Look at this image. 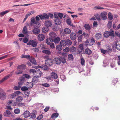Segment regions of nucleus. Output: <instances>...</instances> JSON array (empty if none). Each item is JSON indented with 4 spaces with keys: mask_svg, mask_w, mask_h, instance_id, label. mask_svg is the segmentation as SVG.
Instances as JSON below:
<instances>
[{
    "mask_svg": "<svg viewBox=\"0 0 120 120\" xmlns=\"http://www.w3.org/2000/svg\"><path fill=\"white\" fill-rule=\"evenodd\" d=\"M26 65L24 64H21L18 65L17 68V70H22L25 68Z\"/></svg>",
    "mask_w": 120,
    "mask_h": 120,
    "instance_id": "a211bd4d",
    "label": "nucleus"
},
{
    "mask_svg": "<svg viewBox=\"0 0 120 120\" xmlns=\"http://www.w3.org/2000/svg\"><path fill=\"white\" fill-rule=\"evenodd\" d=\"M108 17L110 20H112L113 19V16L112 14L110 12H109L108 14Z\"/></svg>",
    "mask_w": 120,
    "mask_h": 120,
    "instance_id": "c9c22d12",
    "label": "nucleus"
},
{
    "mask_svg": "<svg viewBox=\"0 0 120 120\" xmlns=\"http://www.w3.org/2000/svg\"><path fill=\"white\" fill-rule=\"evenodd\" d=\"M38 77L34 76L32 80V82L35 83H37L39 81V79Z\"/></svg>",
    "mask_w": 120,
    "mask_h": 120,
    "instance_id": "aec40b11",
    "label": "nucleus"
},
{
    "mask_svg": "<svg viewBox=\"0 0 120 120\" xmlns=\"http://www.w3.org/2000/svg\"><path fill=\"white\" fill-rule=\"evenodd\" d=\"M30 113L29 111H26L23 113V115L24 116V117L26 118H27L30 116Z\"/></svg>",
    "mask_w": 120,
    "mask_h": 120,
    "instance_id": "6ab92c4d",
    "label": "nucleus"
},
{
    "mask_svg": "<svg viewBox=\"0 0 120 120\" xmlns=\"http://www.w3.org/2000/svg\"><path fill=\"white\" fill-rule=\"evenodd\" d=\"M30 73L32 72L33 73V74L34 75V74H35L36 71L34 69H31L30 70Z\"/></svg>",
    "mask_w": 120,
    "mask_h": 120,
    "instance_id": "338daca9",
    "label": "nucleus"
},
{
    "mask_svg": "<svg viewBox=\"0 0 120 120\" xmlns=\"http://www.w3.org/2000/svg\"><path fill=\"white\" fill-rule=\"evenodd\" d=\"M51 77L54 79H57L58 78V76L57 74L55 72H52L51 73Z\"/></svg>",
    "mask_w": 120,
    "mask_h": 120,
    "instance_id": "412c9836",
    "label": "nucleus"
},
{
    "mask_svg": "<svg viewBox=\"0 0 120 120\" xmlns=\"http://www.w3.org/2000/svg\"><path fill=\"white\" fill-rule=\"evenodd\" d=\"M49 30V28L47 27H44L42 29V32L45 33L47 32Z\"/></svg>",
    "mask_w": 120,
    "mask_h": 120,
    "instance_id": "bb28decb",
    "label": "nucleus"
},
{
    "mask_svg": "<svg viewBox=\"0 0 120 120\" xmlns=\"http://www.w3.org/2000/svg\"><path fill=\"white\" fill-rule=\"evenodd\" d=\"M45 24L47 27H50L52 25V22L50 20L46 21L45 22Z\"/></svg>",
    "mask_w": 120,
    "mask_h": 120,
    "instance_id": "4468645a",
    "label": "nucleus"
},
{
    "mask_svg": "<svg viewBox=\"0 0 120 120\" xmlns=\"http://www.w3.org/2000/svg\"><path fill=\"white\" fill-rule=\"evenodd\" d=\"M28 90V88L26 86H23L21 87V90L23 91H25Z\"/></svg>",
    "mask_w": 120,
    "mask_h": 120,
    "instance_id": "603ef678",
    "label": "nucleus"
},
{
    "mask_svg": "<svg viewBox=\"0 0 120 120\" xmlns=\"http://www.w3.org/2000/svg\"><path fill=\"white\" fill-rule=\"evenodd\" d=\"M102 37L101 34L100 33H98L97 34L95 35V37L97 39H99L101 38Z\"/></svg>",
    "mask_w": 120,
    "mask_h": 120,
    "instance_id": "72a5a7b5",
    "label": "nucleus"
},
{
    "mask_svg": "<svg viewBox=\"0 0 120 120\" xmlns=\"http://www.w3.org/2000/svg\"><path fill=\"white\" fill-rule=\"evenodd\" d=\"M23 33L25 34H26L27 33V28L26 26H25L22 30Z\"/></svg>",
    "mask_w": 120,
    "mask_h": 120,
    "instance_id": "e433bc0d",
    "label": "nucleus"
},
{
    "mask_svg": "<svg viewBox=\"0 0 120 120\" xmlns=\"http://www.w3.org/2000/svg\"><path fill=\"white\" fill-rule=\"evenodd\" d=\"M82 36H84V38H87L89 36V35L88 34L85 33H83L82 34Z\"/></svg>",
    "mask_w": 120,
    "mask_h": 120,
    "instance_id": "5fc2aeb1",
    "label": "nucleus"
},
{
    "mask_svg": "<svg viewBox=\"0 0 120 120\" xmlns=\"http://www.w3.org/2000/svg\"><path fill=\"white\" fill-rule=\"evenodd\" d=\"M45 63L48 66H51L53 64L52 60L48 57L45 60Z\"/></svg>",
    "mask_w": 120,
    "mask_h": 120,
    "instance_id": "20e7f679",
    "label": "nucleus"
},
{
    "mask_svg": "<svg viewBox=\"0 0 120 120\" xmlns=\"http://www.w3.org/2000/svg\"><path fill=\"white\" fill-rule=\"evenodd\" d=\"M15 113L16 114H18L20 112V110L18 109H16L14 110Z\"/></svg>",
    "mask_w": 120,
    "mask_h": 120,
    "instance_id": "864d4df0",
    "label": "nucleus"
},
{
    "mask_svg": "<svg viewBox=\"0 0 120 120\" xmlns=\"http://www.w3.org/2000/svg\"><path fill=\"white\" fill-rule=\"evenodd\" d=\"M91 42L90 44V46L92 45H93L94 43H95V41L93 38H92L90 41Z\"/></svg>",
    "mask_w": 120,
    "mask_h": 120,
    "instance_id": "de8ad7c7",
    "label": "nucleus"
},
{
    "mask_svg": "<svg viewBox=\"0 0 120 120\" xmlns=\"http://www.w3.org/2000/svg\"><path fill=\"white\" fill-rule=\"evenodd\" d=\"M38 39L40 41H42L45 39L44 35L42 34H39L38 37Z\"/></svg>",
    "mask_w": 120,
    "mask_h": 120,
    "instance_id": "f8f14e48",
    "label": "nucleus"
},
{
    "mask_svg": "<svg viewBox=\"0 0 120 120\" xmlns=\"http://www.w3.org/2000/svg\"><path fill=\"white\" fill-rule=\"evenodd\" d=\"M6 93L3 91L0 92V99L2 100H4L6 98Z\"/></svg>",
    "mask_w": 120,
    "mask_h": 120,
    "instance_id": "0eeeda50",
    "label": "nucleus"
},
{
    "mask_svg": "<svg viewBox=\"0 0 120 120\" xmlns=\"http://www.w3.org/2000/svg\"><path fill=\"white\" fill-rule=\"evenodd\" d=\"M17 95L16 94H15V93H13L10 94V98H11L13 99Z\"/></svg>",
    "mask_w": 120,
    "mask_h": 120,
    "instance_id": "8fccbe9b",
    "label": "nucleus"
},
{
    "mask_svg": "<svg viewBox=\"0 0 120 120\" xmlns=\"http://www.w3.org/2000/svg\"><path fill=\"white\" fill-rule=\"evenodd\" d=\"M84 27L85 29L88 30H90V27L89 24H86L84 25Z\"/></svg>",
    "mask_w": 120,
    "mask_h": 120,
    "instance_id": "f704fd0d",
    "label": "nucleus"
},
{
    "mask_svg": "<svg viewBox=\"0 0 120 120\" xmlns=\"http://www.w3.org/2000/svg\"><path fill=\"white\" fill-rule=\"evenodd\" d=\"M28 84H27L28 86H29L30 87H32L33 86V84L31 82H27Z\"/></svg>",
    "mask_w": 120,
    "mask_h": 120,
    "instance_id": "052dcab7",
    "label": "nucleus"
},
{
    "mask_svg": "<svg viewBox=\"0 0 120 120\" xmlns=\"http://www.w3.org/2000/svg\"><path fill=\"white\" fill-rule=\"evenodd\" d=\"M82 35H81L79 36L78 38V41L80 42L82 41Z\"/></svg>",
    "mask_w": 120,
    "mask_h": 120,
    "instance_id": "680f3d73",
    "label": "nucleus"
},
{
    "mask_svg": "<svg viewBox=\"0 0 120 120\" xmlns=\"http://www.w3.org/2000/svg\"><path fill=\"white\" fill-rule=\"evenodd\" d=\"M70 34V37L71 39L73 40H75L76 37L75 33L74 32H72Z\"/></svg>",
    "mask_w": 120,
    "mask_h": 120,
    "instance_id": "9b49d317",
    "label": "nucleus"
},
{
    "mask_svg": "<svg viewBox=\"0 0 120 120\" xmlns=\"http://www.w3.org/2000/svg\"><path fill=\"white\" fill-rule=\"evenodd\" d=\"M41 85L44 86L46 87H48L50 86L49 84L47 83L42 84Z\"/></svg>",
    "mask_w": 120,
    "mask_h": 120,
    "instance_id": "bf43d9fd",
    "label": "nucleus"
},
{
    "mask_svg": "<svg viewBox=\"0 0 120 120\" xmlns=\"http://www.w3.org/2000/svg\"><path fill=\"white\" fill-rule=\"evenodd\" d=\"M27 44L28 45H31L33 47H35L37 45V43L34 40H31L29 42L27 43Z\"/></svg>",
    "mask_w": 120,
    "mask_h": 120,
    "instance_id": "39448f33",
    "label": "nucleus"
},
{
    "mask_svg": "<svg viewBox=\"0 0 120 120\" xmlns=\"http://www.w3.org/2000/svg\"><path fill=\"white\" fill-rule=\"evenodd\" d=\"M21 87V86H18L14 87L13 88L15 90H19L20 89Z\"/></svg>",
    "mask_w": 120,
    "mask_h": 120,
    "instance_id": "e2e57ef3",
    "label": "nucleus"
},
{
    "mask_svg": "<svg viewBox=\"0 0 120 120\" xmlns=\"http://www.w3.org/2000/svg\"><path fill=\"white\" fill-rule=\"evenodd\" d=\"M11 10H8L4 11L0 13V15L1 16H4L5 14L8 13L9 11H11Z\"/></svg>",
    "mask_w": 120,
    "mask_h": 120,
    "instance_id": "4be33fe9",
    "label": "nucleus"
},
{
    "mask_svg": "<svg viewBox=\"0 0 120 120\" xmlns=\"http://www.w3.org/2000/svg\"><path fill=\"white\" fill-rule=\"evenodd\" d=\"M30 62L33 64L36 65V62L35 59L33 57H31L30 60Z\"/></svg>",
    "mask_w": 120,
    "mask_h": 120,
    "instance_id": "7c9ffc66",
    "label": "nucleus"
},
{
    "mask_svg": "<svg viewBox=\"0 0 120 120\" xmlns=\"http://www.w3.org/2000/svg\"><path fill=\"white\" fill-rule=\"evenodd\" d=\"M112 22L111 21H109L108 22V23L107 24V26L108 28H110L112 25Z\"/></svg>",
    "mask_w": 120,
    "mask_h": 120,
    "instance_id": "49530a36",
    "label": "nucleus"
},
{
    "mask_svg": "<svg viewBox=\"0 0 120 120\" xmlns=\"http://www.w3.org/2000/svg\"><path fill=\"white\" fill-rule=\"evenodd\" d=\"M95 16L96 18L98 20H101L100 15L99 14H96L95 15Z\"/></svg>",
    "mask_w": 120,
    "mask_h": 120,
    "instance_id": "09e8293b",
    "label": "nucleus"
},
{
    "mask_svg": "<svg viewBox=\"0 0 120 120\" xmlns=\"http://www.w3.org/2000/svg\"><path fill=\"white\" fill-rule=\"evenodd\" d=\"M71 41L69 39H67L66 40H62L60 41V42L61 45L63 46H64L67 45H70L71 44Z\"/></svg>",
    "mask_w": 120,
    "mask_h": 120,
    "instance_id": "7ed1b4c3",
    "label": "nucleus"
},
{
    "mask_svg": "<svg viewBox=\"0 0 120 120\" xmlns=\"http://www.w3.org/2000/svg\"><path fill=\"white\" fill-rule=\"evenodd\" d=\"M68 57L69 60H72L74 59L73 56L71 54H69L68 56Z\"/></svg>",
    "mask_w": 120,
    "mask_h": 120,
    "instance_id": "ea45409f",
    "label": "nucleus"
},
{
    "mask_svg": "<svg viewBox=\"0 0 120 120\" xmlns=\"http://www.w3.org/2000/svg\"><path fill=\"white\" fill-rule=\"evenodd\" d=\"M23 100L22 98L20 96H18L16 99V101L17 102H20Z\"/></svg>",
    "mask_w": 120,
    "mask_h": 120,
    "instance_id": "cd10ccee",
    "label": "nucleus"
},
{
    "mask_svg": "<svg viewBox=\"0 0 120 120\" xmlns=\"http://www.w3.org/2000/svg\"><path fill=\"white\" fill-rule=\"evenodd\" d=\"M12 75V74H10L9 75H8L5 77H4L3 78V79L5 81V80H7L8 79L9 77H11Z\"/></svg>",
    "mask_w": 120,
    "mask_h": 120,
    "instance_id": "37998d69",
    "label": "nucleus"
},
{
    "mask_svg": "<svg viewBox=\"0 0 120 120\" xmlns=\"http://www.w3.org/2000/svg\"><path fill=\"white\" fill-rule=\"evenodd\" d=\"M104 35L106 38L110 36L111 38H113L115 36L114 32L111 29L110 31L105 32L104 34Z\"/></svg>",
    "mask_w": 120,
    "mask_h": 120,
    "instance_id": "f257e3e1",
    "label": "nucleus"
},
{
    "mask_svg": "<svg viewBox=\"0 0 120 120\" xmlns=\"http://www.w3.org/2000/svg\"><path fill=\"white\" fill-rule=\"evenodd\" d=\"M107 14V13L106 12L104 11L101 13V19L103 20L106 19H107L106 15Z\"/></svg>",
    "mask_w": 120,
    "mask_h": 120,
    "instance_id": "6e6552de",
    "label": "nucleus"
},
{
    "mask_svg": "<svg viewBox=\"0 0 120 120\" xmlns=\"http://www.w3.org/2000/svg\"><path fill=\"white\" fill-rule=\"evenodd\" d=\"M60 78L61 80L63 81H65L66 80V76L64 75H61Z\"/></svg>",
    "mask_w": 120,
    "mask_h": 120,
    "instance_id": "4c0bfd02",
    "label": "nucleus"
},
{
    "mask_svg": "<svg viewBox=\"0 0 120 120\" xmlns=\"http://www.w3.org/2000/svg\"><path fill=\"white\" fill-rule=\"evenodd\" d=\"M59 114L57 113H55L53 114L51 116V118H57Z\"/></svg>",
    "mask_w": 120,
    "mask_h": 120,
    "instance_id": "2f4dec72",
    "label": "nucleus"
},
{
    "mask_svg": "<svg viewBox=\"0 0 120 120\" xmlns=\"http://www.w3.org/2000/svg\"><path fill=\"white\" fill-rule=\"evenodd\" d=\"M42 74V72L40 71V69H38L36 71L34 75H35L34 76L39 78L41 76Z\"/></svg>",
    "mask_w": 120,
    "mask_h": 120,
    "instance_id": "1a4fd4ad",
    "label": "nucleus"
},
{
    "mask_svg": "<svg viewBox=\"0 0 120 120\" xmlns=\"http://www.w3.org/2000/svg\"><path fill=\"white\" fill-rule=\"evenodd\" d=\"M57 15L60 19H62L64 15L63 14L61 13H59Z\"/></svg>",
    "mask_w": 120,
    "mask_h": 120,
    "instance_id": "4d7b16f0",
    "label": "nucleus"
},
{
    "mask_svg": "<svg viewBox=\"0 0 120 120\" xmlns=\"http://www.w3.org/2000/svg\"><path fill=\"white\" fill-rule=\"evenodd\" d=\"M3 115L5 116L9 117L11 115V114L9 110H6L5 112L4 113Z\"/></svg>",
    "mask_w": 120,
    "mask_h": 120,
    "instance_id": "9d476101",
    "label": "nucleus"
},
{
    "mask_svg": "<svg viewBox=\"0 0 120 120\" xmlns=\"http://www.w3.org/2000/svg\"><path fill=\"white\" fill-rule=\"evenodd\" d=\"M52 42L53 39H52L50 38H48L46 39V43L48 45L51 44Z\"/></svg>",
    "mask_w": 120,
    "mask_h": 120,
    "instance_id": "5701e85b",
    "label": "nucleus"
},
{
    "mask_svg": "<svg viewBox=\"0 0 120 120\" xmlns=\"http://www.w3.org/2000/svg\"><path fill=\"white\" fill-rule=\"evenodd\" d=\"M71 32V30L68 28H65L64 30V33L67 34H70Z\"/></svg>",
    "mask_w": 120,
    "mask_h": 120,
    "instance_id": "2eb2a0df",
    "label": "nucleus"
},
{
    "mask_svg": "<svg viewBox=\"0 0 120 120\" xmlns=\"http://www.w3.org/2000/svg\"><path fill=\"white\" fill-rule=\"evenodd\" d=\"M32 32L34 34H38L40 32V30L38 28H34L32 30Z\"/></svg>",
    "mask_w": 120,
    "mask_h": 120,
    "instance_id": "ddd939ff",
    "label": "nucleus"
},
{
    "mask_svg": "<svg viewBox=\"0 0 120 120\" xmlns=\"http://www.w3.org/2000/svg\"><path fill=\"white\" fill-rule=\"evenodd\" d=\"M66 21L68 24L71 26H73V24L71 23V19L70 18H69L68 19H67Z\"/></svg>",
    "mask_w": 120,
    "mask_h": 120,
    "instance_id": "c85d7f7f",
    "label": "nucleus"
},
{
    "mask_svg": "<svg viewBox=\"0 0 120 120\" xmlns=\"http://www.w3.org/2000/svg\"><path fill=\"white\" fill-rule=\"evenodd\" d=\"M53 60L57 64H60V58H55Z\"/></svg>",
    "mask_w": 120,
    "mask_h": 120,
    "instance_id": "393cba45",
    "label": "nucleus"
},
{
    "mask_svg": "<svg viewBox=\"0 0 120 120\" xmlns=\"http://www.w3.org/2000/svg\"><path fill=\"white\" fill-rule=\"evenodd\" d=\"M112 50V49L109 47H108L107 48L106 51L107 52H110Z\"/></svg>",
    "mask_w": 120,
    "mask_h": 120,
    "instance_id": "774afa93",
    "label": "nucleus"
},
{
    "mask_svg": "<svg viewBox=\"0 0 120 120\" xmlns=\"http://www.w3.org/2000/svg\"><path fill=\"white\" fill-rule=\"evenodd\" d=\"M76 48L74 46H72L70 48V51L72 52H75L76 51Z\"/></svg>",
    "mask_w": 120,
    "mask_h": 120,
    "instance_id": "79ce46f5",
    "label": "nucleus"
},
{
    "mask_svg": "<svg viewBox=\"0 0 120 120\" xmlns=\"http://www.w3.org/2000/svg\"><path fill=\"white\" fill-rule=\"evenodd\" d=\"M23 71L21 70L17 71L15 72V73L17 75H20L22 73Z\"/></svg>",
    "mask_w": 120,
    "mask_h": 120,
    "instance_id": "3c124183",
    "label": "nucleus"
},
{
    "mask_svg": "<svg viewBox=\"0 0 120 120\" xmlns=\"http://www.w3.org/2000/svg\"><path fill=\"white\" fill-rule=\"evenodd\" d=\"M56 49L57 50L60 51L62 49V46L60 45H58L56 47Z\"/></svg>",
    "mask_w": 120,
    "mask_h": 120,
    "instance_id": "58836bf2",
    "label": "nucleus"
},
{
    "mask_svg": "<svg viewBox=\"0 0 120 120\" xmlns=\"http://www.w3.org/2000/svg\"><path fill=\"white\" fill-rule=\"evenodd\" d=\"M42 52L46 54L49 55L51 53L50 51L48 50H45L42 51Z\"/></svg>",
    "mask_w": 120,
    "mask_h": 120,
    "instance_id": "473e14b6",
    "label": "nucleus"
},
{
    "mask_svg": "<svg viewBox=\"0 0 120 120\" xmlns=\"http://www.w3.org/2000/svg\"><path fill=\"white\" fill-rule=\"evenodd\" d=\"M30 117L32 119H34L36 117V115L34 113L30 114Z\"/></svg>",
    "mask_w": 120,
    "mask_h": 120,
    "instance_id": "c03bdc74",
    "label": "nucleus"
},
{
    "mask_svg": "<svg viewBox=\"0 0 120 120\" xmlns=\"http://www.w3.org/2000/svg\"><path fill=\"white\" fill-rule=\"evenodd\" d=\"M79 48L80 49L81 51L83 50V47L82 44H81L79 45Z\"/></svg>",
    "mask_w": 120,
    "mask_h": 120,
    "instance_id": "6e6d98bb",
    "label": "nucleus"
},
{
    "mask_svg": "<svg viewBox=\"0 0 120 120\" xmlns=\"http://www.w3.org/2000/svg\"><path fill=\"white\" fill-rule=\"evenodd\" d=\"M70 50V49L68 47H67L63 50L64 52H69Z\"/></svg>",
    "mask_w": 120,
    "mask_h": 120,
    "instance_id": "0e129e2a",
    "label": "nucleus"
},
{
    "mask_svg": "<svg viewBox=\"0 0 120 120\" xmlns=\"http://www.w3.org/2000/svg\"><path fill=\"white\" fill-rule=\"evenodd\" d=\"M60 40V38L59 37H57L55 38L53 40V42H54L55 44H56L59 43Z\"/></svg>",
    "mask_w": 120,
    "mask_h": 120,
    "instance_id": "dca6fc26",
    "label": "nucleus"
},
{
    "mask_svg": "<svg viewBox=\"0 0 120 120\" xmlns=\"http://www.w3.org/2000/svg\"><path fill=\"white\" fill-rule=\"evenodd\" d=\"M94 8L96 9H105L104 8L99 6H96L94 7Z\"/></svg>",
    "mask_w": 120,
    "mask_h": 120,
    "instance_id": "13d9d810",
    "label": "nucleus"
},
{
    "mask_svg": "<svg viewBox=\"0 0 120 120\" xmlns=\"http://www.w3.org/2000/svg\"><path fill=\"white\" fill-rule=\"evenodd\" d=\"M9 56H10L9 54L0 57V60L4 59L5 58H6Z\"/></svg>",
    "mask_w": 120,
    "mask_h": 120,
    "instance_id": "a18cd8bd",
    "label": "nucleus"
},
{
    "mask_svg": "<svg viewBox=\"0 0 120 120\" xmlns=\"http://www.w3.org/2000/svg\"><path fill=\"white\" fill-rule=\"evenodd\" d=\"M110 66L112 68L114 67L115 66V63L114 62H113L110 64Z\"/></svg>",
    "mask_w": 120,
    "mask_h": 120,
    "instance_id": "69168bd1",
    "label": "nucleus"
},
{
    "mask_svg": "<svg viewBox=\"0 0 120 120\" xmlns=\"http://www.w3.org/2000/svg\"><path fill=\"white\" fill-rule=\"evenodd\" d=\"M55 23L57 25H60L61 23V20L58 17H57L55 20Z\"/></svg>",
    "mask_w": 120,
    "mask_h": 120,
    "instance_id": "f3484780",
    "label": "nucleus"
},
{
    "mask_svg": "<svg viewBox=\"0 0 120 120\" xmlns=\"http://www.w3.org/2000/svg\"><path fill=\"white\" fill-rule=\"evenodd\" d=\"M30 25L34 26L35 28H38L40 26V24L38 22L36 21L34 18H33L31 19Z\"/></svg>",
    "mask_w": 120,
    "mask_h": 120,
    "instance_id": "f03ea898",
    "label": "nucleus"
},
{
    "mask_svg": "<svg viewBox=\"0 0 120 120\" xmlns=\"http://www.w3.org/2000/svg\"><path fill=\"white\" fill-rule=\"evenodd\" d=\"M85 53L88 55L91 54L92 52V51L89 48H87L85 50Z\"/></svg>",
    "mask_w": 120,
    "mask_h": 120,
    "instance_id": "a878e982",
    "label": "nucleus"
},
{
    "mask_svg": "<svg viewBox=\"0 0 120 120\" xmlns=\"http://www.w3.org/2000/svg\"><path fill=\"white\" fill-rule=\"evenodd\" d=\"M38 16L41 19H48L49 18L48 15L46 13H44L42 15H39Z\"/></svg>",
    "mask_w": 120,
    "mask_h": 120,
    "instance_id": "423d86ee",
    "label": "nucleus"
},
{
    "mask_svg": "<svg viewBox=\"0 0 120 120\" xmlns=\"http://www.w3.org/2000/svg\"><path fill=\"white\" fill-rule=\"evenodd\" d=\"M49 34L50 37L52 39L54 38L56 36V34L53 32H51Z\"/></svg>",
    "mask_w": 120,
    "mask_h": 120,
    "instance_id": "b1692460",
    "label": "nucleus"
},
{
    "mask_svg": "<svg viewBox=\"0 0 120 120\" xmlns=\"http://www.w3.org/2000/svg\"><path fill=\"white\" fill-rule=\"evenodd\" d=\"M60 63L62 62L64 64L66 61V60L65 58L63 57H61L60 58Z\"/></svg>",
    "mask_w": 120,
    "mask_h": 120,
    "instance_id": "c756f323",
    "label": "nucleus"
},
{
    "mask_svg": "<svg viewBox=\"0 0 120 120\" xmlns=\"http://www.w3.org/2000/svg\"><path fill=\"white\" fill-rule=\"evenodd\" d=\"M85 61L84 59L83 58H82L81 59V64L83 66L85 65Z\"/></svg>",
    "mask_w": 120,
    "mask_h": 120,
    "instance_id": "a19ab883",
    "label": "nucleus"
}]
</instances>
